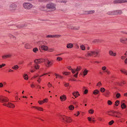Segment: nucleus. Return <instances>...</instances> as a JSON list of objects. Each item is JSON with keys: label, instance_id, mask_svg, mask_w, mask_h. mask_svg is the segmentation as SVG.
I'll return each mask as SVG.
<instances>
[{"label": "nucleus", "instance_id": "nucleus-41", "mask_svg": "<svg viewBox=\"0 0 127 127\" xmlns=\"http://www.w3.org/2000/svg\"><path fill=\"white\" fill-rule=\"evenodd\" d=\"M89 113L91 114H93L94 113V110L92 109H91L89 110Z\"/></svg>", "mask_w": 127, "mask_h": 127}, {"label": "nucleus", "instance_id": "nucleus-10", "mask_svg": "<svg viewBox=\"0 0 127 127\" xmlns=\"http://www.w3.org/2000/svg\"><path fill=\"white\" fill-rule=\"evenodd\" d=\"M127 2V0H115L114 1L113 3H122Z\"/></svg>", "mask_w": 127, "mask_h": 127}, {"label": "nucleus", "instance_id": "nucleus-17", "mask_svg": "<svg viewBox=\"0 0 127 127\" xmlns=\"http://www.w3.org/2000/svg\"><path fill=\"white\" fill-rule=\"evenodd\" d=\"M114 112V111H108L107 112V114L109 115L114 116L115 115Z\"/></svg>", "mask_w": 127, "mask_h": 127}, {"label": "nucleus", "instance_id": "nucleus-15", "mask_svg": "<svg viewBox=\"0 0 127 127\" xmlns=\"http://www.w3.org/2000/svg\"><path fill=\"white\" fill-rule=\"evenodd\" d=\"M60 100L61 101H65L66 99V97L65 95H63L60 97Z\"/></svg>", "mask_w": 127, "mask_h": 127}, {"label": "nucleus", "instance_id": "nucleus-40", "mask_svg": "<svg viewBox=\"0 0 127 127\" xmlns=\"http://www.w3.org/2000/svg\"><path fill=\"white\" fill-rule=\"evenodd\" d=\"M114 123V121L113 120H112L109 122L108 124L109 125H112Z\"/></svg>", "mask_w": 127, "mask_h": 127}, {"label": "nucleus", "instance_id": "nucleus-21", "mask_svg": "<svg viewBox=\"0 0 127 127\" xmlns=\"http://www.w3.org/2000/svg\"><path fill=\"white\" fill-rule=\"evenodd\" d=\"M26 26V24L24 25L23 24L22 25H18V26H17V27L18 28H20L24 27H25Z\"/></svg>", "mask_w": 127, "mask_h": 127}, {"label": "nucleus", "instance_id": "nucleus-11", "mask_svg": "<svg viewBox=\"0 0 127 127\" xmlns=\"http://www.w3.org/2000/svg\"><path fill=\"white\" fill-rule=\"evenodd\" d=\"M3 105L11 108H13L15 105L13 104H3Z\"/></svg>", "mask_w": 127, "mask_h": 127}, {"label": "nucleus", "instance_id": "nucleus-34", "mask_svg": "<svg viewBox=\"0 0 127 127\" xmlns=\"http://www.w3.org/2000/svg\"><path fill=\"white\" fill-rule=\"evenodd\" d=\"M69 109L71 110H73L74 109V107L72 105H70L69 107Z\"/></svg>", "mask_w": 127, "mask_h": 127}, {"label": "nucleus", "instance_id": "nucleus-32", "mask_svg": "<svg viewBox=\"0 0 127 127\" xmlns=\"http://www.w3.org/2000/svg\"><path fill=\"white\" fill-rule=\"evenodd\" d=\"M95 12L94 10H92L87 12V14H91L94 13Z\"/></svg>", "mask_w": 127, "mask_h": 127}, {"label": "nucleus", "instance_id": "nucleus-13", "mask_svg": "<svg viewBox=\"0 0 127 127\" xmlns=\"http://www.w3.org/2000/svg\"><path fill=\"white\" fill-rule=\"evenodd\" d=\"M115 15H121L123 13L122 11L121 10H115Z\"/></svg>", "mask_w": 127, "mask_h": 127}, {"label": "nucleus", "instance_id": "nucleus-28", "mask_svg": "<svg viewBox=\"0 0 127 127\" xmlns=\"http://www.w3.org/2000/svg\"><path fill=\"white\" fill-rule=\"evenodd\" d=\"M88 72V71L86 70L85 69L84 70V71L83 72V74L84 76H85L87 74V73Z\"/></svg>", "mask_w": 127, "mask_h": 127}, {"label": "nucleus", "instance_id": "nucleus-56", "mask_svg": "<svg viewBox=\"0 0 127 127\" xmlns=\"http://www.w3.org/2000/svg\"><path fill=\"white\" fill-rule=\"evenodd\" d=\"M88 92V90H87L86 89L84 93L85 94H86Z\"/></svg>", "mask_w": 127, "mask_h": 127}, {"label": "nucleus", "instance_id": "nucleus-23", "mask_svg": "<svg viewBox=\"0 0 127 127\" xmlns=\"http://www.w3.org/2000/svg\"><path fill=\"white\" fill-rule=\"evenodd\" d=\"M25 47L26 48L29 49L31 48V46L29 43H27L25 45Z\"/></svg>", "mask_w": 127, "mask_h": 127}, {"label": "nucleus", "instance_id": "nucleus-60", "mask_svg": "<svg viewBox=\"0 0 127 127\" xmlns=\"http://www.w3.org/2000/svg\"><path fill=\"white\" fill-rule=\"evenodd\" d=\"M78 73V72H77L74 75V76L76 77H77V75Z\"/></svg>", "mask_w": 127, "mask_h": 127}, {"label": "nucleus", "instance_id": "nucleus-49", "mask_svg": "<svg viewBox=\"0 0 127 127\" xmlns=\"http://www.w3.org/2000/svg\"><path fill=\"white\" fill-rule=\"evenodd\" d=\"M53 36L51 35H47V37H53Z\"/></svg>", "mask_w": 127, "mask_h": 127}, {"label": "nucleus", "instance_id": "nucleus-25", "mask_svg": "<svg viewBox=\"0 0 127 127\" xmlns=\"http://www.w3.org/2000/svg\"><path fill=\"white\" fill-rule=\"evenodd\" d=\"M8 36L10 38H13L14 39H16V37L13 35H12L10 33H9L8 34Z\"/></svg>", "mask_w": 127, "mask_h": 127}, {"label": "nucleus", "instance_id": "nucleus-52", "mask_svg": "<svg viewBox=\"0 0 127 127\" xmlns=\"http://www.w3.org/2000/svg\"><path fill=\"white\" fill-rule=\"evenodd\" d=\"M121 72L122 73H124L125 74H126V75H127V73H126V71H124L123 70H121Z\"/></svg>", "mask_w": 127, "mask_h": 127}, {"label": "nucleus", "instance_id": "nucleus-62", "mask_svg": "<svg viewBox=\"0 0 127 127\" xmlns=\"http://www.w3.org/2000/svg\"><path fill=\"white\" fill-rule=\"evenodd\" d=\"M106 92L107 95H108L109 93V92L108 90H106Z\"/></svg>", "mask_w": 127, "mask_h": 127}, {"label": "nucleus", "instance_id": "nucleus-54", "mask_svg": "<svg viewBox=\"0 0 127 127\" xmlns=\"http://www.w3.org/2000/svg\"><path fill=\"white\" fill-rule=\"evenodd\" d=\"M55 74V75L56 76H59V77H60V78H63V77L60 76V75H58V74Z\"/></svg>", "mask_w": 127, "mask_h": 127}, {"label": "nucleus", "instance_id": "nucleus-37", "mask_svg": "<svg viewBox=\"0 0 127 127\" xmlns=\"http://www.w3.org/2000/svg\"><path fill=\"white\" fill-rule=\"evenodd\" d=\"M79 26H76L75 27H73V30H78L79 29Z\"/></svg>", "mask_w": 127, "mask_h": 127}, {"label": "nucleus", "instance_id": "nucleus-55", "mask_svg": "<svg viewBox=\"0 0 127 127\" xmlns=\"http://www.w3.org/2000/svg\"><path fill=\"white\" fill-rule=\"evenodd\" d=\"M71 72L73 74H74L75 73V71L73 69H72Z\"/></svg>", "mask_w": 127, "mask_h": 127}, {"label": "nucleus", "instance_id": "nucleus-51", "mask_svg": "<svg viewBox=\"0 0 127 127\" xmlns=\"http://www.w3.org/2000/svg\"><path fill=\"white\" fill-rule=\"evenodd\" d=\"M64 85L65 87H67L69 86V83H66L64 84Z\"/></svg>", "mask_w": 127, "mask_h": 127}, {"label": "nucleus", "instance_id": "nucleus-29", "mask_svg": "<svg viewBox=\"0 0 127 127\" xmlns=\"http://www.w3.org/2000/svg\"><path fill=\"white\" fill-rule=\"evenodd\" d=\"M24 79L25 80H28V76L27 75V74H24L23 76Z\"/></svg>", "mask_w": 127, "mask_h": 127}, {"label": "nucleus", "instance_id": "nucleus-24", "mask_svg": "<svg viewBox=\"0 0 127 127\" xmlns=\"http://www.w3.org/2000/svg\"><path fill=\"white\" fill-rule=\"evenodd\" d=\"M101 41L99 39H95L93 41V42L94 43H98Z\"/></svg>", "mask_w": 127, "mask_h": 127}, {"label": "nucleus", "instance_id": "nucleus-31", "mask_svg": "<svg viewBox=\"0 0 127 127\" xmlns=\"http://www.w3.org/2000/svg\"><path fill=\"white\" fill-rule=\"evenodd\" d=\"M99 92V91L97 90H96L94 91L93 93L95 95H96L98 94Z\"/></svg>", "mask_w": 127, "mask_h": 127}, {"label": "nucleus", "instance_id": "nucleus-26", "mask_svg": "<svg viewBox=\"0 0 127 127\" xmlns=\"http://www.w3.org/2000/svg\"><path fill=\"white\" fill-rule=\"evenodd\" d=\"M36 64L34 65V67L36 69H38L39 67V66L38 64Z\"/></svg>", "mask_w": 127, "mask_h": 127}, {"label": "nucleus", "instance_id": "nucleus-47", "mask_svg": "<svg viewBox=\"0 0 127 127\" xmlns=\"http://www.w3.org/2000/svg\"><path fill=\"white\" fill-rule=\"evenodd\" d=\"M106 69V67L105 66L102 67V69L103 71H105L106 70H105Z\"/></svg>", "mask_w": 127, "mask_h": 127}, {"label": "nucleus", "instance_id": "nucleus-39", "mask_svg": "<svg viewBox=\"0 0 127 127\" xmlns=\"http://www.w3.org/2000/svg\"><path fill=\"white\" fill-rule=\"evenodd\" d=\"M105 91V89L103 88H101L100 89V91L102 92H104Z\"/></svg>", "mask_w": 127, "mask_h": 127}, {"label": "nucleus", "instance_id": "nucleus-14", "mask_svg": "<svg viewBox=\"0 0 127 127\" xmlns=\"http://www.w3.org/2000/svg\"><path fill=\"white\" fill-rule=\"evenodd\" d=\"M48 99L47 98H46L43 99V100L39 101H38V103H47L48 102Z\"/></svg>", "mask_w": 127, "mask_h": 127}, {"label": "nucleus", "instance_id": "nucleus-9", "mask_svg": "<svg viewBox=\"0 0 127 127\" xmlns=\"http://www.w3.org/2000/svg\"><path fill=\"white\" fill-rule=\"evenodd\" d=\"M120 41L122 43H126L127 42V38L124 37H123L120 39Z\"/></svg>", "mask_w": 127, "mask_h": 127}, {"label": "nucleus", "instance_id": "nucleus-38", "mask_svg": "<svg viewBox=\"0 0 127 127\" xmlns=\"http://www.w3.org/2000/svg\"><path fill=\"white\" fill-rule=\"evenodd\" d=\"M81 68V67L80 66H77V69L75 70L76 71H78L80 70Z\"/></svg>", "mask_w": 127, "mask_h": 127}, {"label": "nucleus", "instance_id": "nucleus-8", "mask_svg": "<svg viewBox=\"0 0 127 127\" xmlns=\"http://www.w3.org/2000/svg\"><path fill=\"white\" fill-rule=\"evenodd\" d=\"M45 65L46 66L49 67L51 66L53 64V63L51 61H50L48 60H47L45 61Z\"/></svg>", "mask_w": 127, "mask_h": 127}, {"label": "nucleus", "instance_id": "nucleus-50", "mask_svg": "<svg viewBox=\"0 0 127 127\" xmlns=\"http://www.w3.org/2000/svg\"><path fill=\"white\" fill-rule=\"evenodd\" d=\"M120 95L119 93H118L116 95V96L117 98H119L120 97Z\"/></svg>", "mask_w": 127, "mask_h": 127}, {"label": "nucleus", "instance_id": "nucleus-59", "mask_svg": "<svg viewBox=\"0 0 127 127\" xmlns=\"http://www.w3.org/2000/svg\"><path fill=\"white\" fill-rule=\"evenodd\" d=\"M80 114V113L78 111L77 112V115H76V114H74V115L76 116H78Z\"/></svg>", "mask_w": 127, "mask_h": 127}, {"label": "nucleus", "instance_id": "nucleus-6", "mask_svg": "<svg viewBox=\"0 0 127 127\" xmlns=\"http://www.w3.org/2000/svg\"><path fill=\"white\" fill-rule=\"evenodd\" d=\"M8 101L9 99L7 97L3 96H0V102H7Z\"/></svg>", "mask_w": 127, "mask_h": 127}, {"label": "nucleus", "instance_id": "nucleus-18", "mask_svg": "<svg viewBox=\"0 0 127 127\" xmlns=\"http://www.w3.org/2000/svg\"><path fill=\"white\" fill-rule=\"evenodd\" d=\"M73 45L72 44L70 43L67 44L66 47L68 48H71L73 47Z\"/></svg>", "mask_w": 127, "mask_h": 127}, {"label": "nucleus", "instance_id": "nucleus-27", "mask_svg": "<svg viewBox=\"0 0 127 127\" xmlns=\"http://www.w3.org/2000/svg\"><path fill=\"white\" fill-rule=\"evenodd\" d=\"M19 67L17 65H16L12 67V68L16 70L18 69Z\"/></svg>", "mask_w": 127, "mask_h": 127}, {"label": "nucleus", "instance_id": "nucleus-20", "mask_svg": "<svg viewBox=\"0 0 127 127\" xmlns=\"http://www.w3.org/2000/svg\"><path fill=\"white\" fill-rule=\"evenodd\" d=\"M115 11H109L107 12V14L110 15H115Z\"/></svg>", "mask_w": 127, "mask_h": 127}, {"label": "nucleus", "instance_id": "nucleus-30", "mask_svg": "<svg viewBox=\"0 0 127 127\" xmlns=\"http://www.w3.org/2000/svg\"><path fill=\"white\" fill-rule=\"evenodd\" d=\"M126 107L125 104H122L121 105V107L122 109L125 108Z\"/></svg>", "mask_w": 127, "mask_h": 127}, {"label": "nucleus", "instance_id": "nucleus-2", "mask_svg": "<svg viewBox=\"0 0 127 127\" xmlns=\"http://www.w3.org/2000/svg\"><path fill=\"white\" fill-rule=\"evenodd\" d=\"M46 7L47 9H50L52 11H54L56 10V5L55 4L50 3L47 4Z\"/></svg>", "mask_w": 127, "mask_h": 127}, {"label": "nucleus", "instance_id": "nucleus-5", "mask_svg": "<svg viewBox=\"0 0 127 127\" xmlns=\"http://www.w3.org/2000/svg\"><path fill=\"white\" fill-rule=\"evenodd\" d=\"M23 6L25 8L30 9L32 7V5L30 3L24 2L23 4Z\"/></svg>", "mask_w": 127, "mask_h": 127}, {"label": "nucleus", "instance_id": "nucleus-63", "mask_svg": "<svg viewBox=\"0 0 127 127\" xmlns=\"http://www.w3.org/2000/svg\"><path fill=\"white\" fill-rule=\"evenodd\" d=\"M31 87L32 88L35 87V85L33 84H31Z\"/></svg>", "mask_w": 127, "mask_h": 127}, {"label": "nucleus", "instance_id": "nucleus-64", "mask_svg": "<svg viewBox=\"0 0 127 127\" xmlns=\"http://www.w3.org/2000/svg\"><path fill=\"white\" fill-rule=\"evenodd\" d=\"M125 63L126 64H127V58L125 60Z\"/></svg>", "mask_w": 127, "mask_h": 127}, {"label": "nucleus", "instance_id": "nucleus-35", "mask_svg": "<svg viewBox=\"0 0 127 127\" xmlns=\"http://www.w3.org/2000/svg\"><path fill=\"white\" fill-rule=\"evenodd\" d=\"M80 48L82 50H85V47L83 45H81L80 46Z\"/></svg>", "mask_w": 127, "mask_h": 127}, {"label": "nucleus", "instance_id": "nucleus-3", "mask_svg": "<svg viewBox=\"0 0 127 127\" xmlns=\"http://www.w3.org/2000/svg\"><path fill=\"white\" fill-rule=\"evenodd\" d=\"M99 52L98 50H97L96 51H94L89 52H88L87 56H94V57H96L98 54V53Z\"/></svg>", "mask_w": 127, "mask_h": 127}, {"label": "nucleus", "instance_id": "nucleus-42", "mask_svg": "<svg viewBox=\"0 0 127 127\" xmlns=\"http://www.w3.org/2000/svg\"><path fill=\"white\" fill-rule=\"evenodd\" d=\"M73 27H74L72 26H68L67 27V28H69L72 30H73Z\"/></svg>", "mask_w": 127, "mask_h": 127}, {"label": "nucleus", "instance_id": "nucleus-43", "mask_svg": "<svg viewBox=\"0 0 127 127\" xmlns=\"http://www.w3.org/2000/svg\"><path fill=\"white\" fill-rule=\"evenodd\" d=\"M62 58L59 57H57V60H58L59 61H60L62 60Z\"/></svg>", "mask_w": 127, "mask_h": 127}, {"label": "nucleus", "instance_id": "nucleus-61", "mask_svg": "<svg viewBox=\"0 0 127 127\" xmlns=\"http://www.w3.org/2000/svg\"><path fill=\"white\" fill-rule=\"evenodd\" d=\"M53 49H49V51L50 52H53Z\"/></svg>", "mask_w": 127, "mask_h": 127}, {"label": "nucleus", "instance_id": "nucleus-36", "mask_svg": "<svg viewBox=\"0 0 127 127\" xmlns=\"http://www.w3.org/2000/svg\"><path fill=\"white\" fill-rule=\"evenodd\" d=\"M38 50V49L37 48H34L33 50V52L35 53L36 52V51Z\"/></svg>", "mask_w": 127, "mask_h": 127}, {"label": "nucleus", "instance_id": "nucleus-19", "mask_svg": "<svg viewBox=\"0 0 127 127\" xmlns=\"http://www.w3.org/2000/svg\"><path fill=\"white\" fill-rule=\"evenodd\" d=\"M109 54L110 55L114 56H115L116 55V53H114L113 51L111 50L109 51Z\"/></svg>", "mask_w": 127, "mask_h": 127}, {"label": "nucleus", "instance_id": "nucleus-22", "mask_svg": "<svg viewBox=\"0 0 127 127\" xmlns=\"http://www.w3.org/2000/svg\"><path fill=\"white\" fill-rule=\"evenodd\" d=\"M73 95L75 96V97L78 96L79 95H80L78 92H74L73 93Z\"/></svg>", "mask_w": 127, "mask_h": 127}, {"label": "nucleus", "instance_id": "nucleus-7", "mask_svg": "<svg viewBox=\"0 0 127 127\" xmlns=\"http://www.w3.org/2000/svg\"><path fill=\"white\" fill-rule=\"evenodd\" d=\"M45 61L43 59H36L34 60V62L35 64H39Z\"/></svg>", "mask_w": 127, "mask_h": 127}, {"label": "nucleus", "instance_id": "nucleus-12", "mask_svg": "<svg viewBox=\"0 0 127 127\" xmlns=\"http://www.w3.org/2000/svg\"><path fill=\"white\" fill-rule=\"evenodd\" d=\"M114 114L115 115L114 116H115L118 118H120L122 114L118 112L114 111Z\"/></svg>", "mask_w": 127, "mask_h": 127}, {"label": "nucleus", "instance_id": "nucleus-4", "mask_svg": "<svg viewBox=\"0 0 127 127\" xmlns=\"http://www.w3.org/2000/svg\"><path fill=\"white\" fill-rule=\"evenodd\" d=\"M17 8V5L14 3L11 4L9 6V9L10 11L13 12Z\"/></svg>", "mask_w": 127, "mask_h": 127}, {"label": "nucleus", "instance_id": "nucleus-33", "mask_svg": "<svg viewBox=\"0 0 127 127\" xmlns=\"http://www.w3.org/2000/svg\"><path fill=\"white\" fill-rule=\"evenodd\" d=\"M35 108L36 109H37L38 110L40 111H43V108H42L38 107H36Z\"/></svg>", "mask_w": 127, "mask_h": 127}, {"label": "nucleus", "instance_id": "nucleus-48", "mask_svg": "<svg viewBox=\"0 0 127 127\" xmlns=\"http://www.w3.org/2000/svg\"><path fill=\"white\" fill-rule=\"evenodd\" d=\"M5 64H2L1 65H0V68H2V67H3L5 66Z\"/></svg>", "mask_w": 127, "mask_h": 127}, {"label": "nucleus", "instance_id": "nucleus-16", "mask_svg": "<svg viewBox=\"0 0 127 127\" xmlns=\"http://www.w3.org/2000/svg\"><path fill=\"white\" fill-rule=\"evenodd\" d=\"M41 48L42 50L45 51L47 50L48 49V47L47 46L44 45H42L41 47Z\"/></svg>", "mask_w": 127, "mask_h": 127}, {"label": "nucleus", "instance_id": "nucleus-58", "mask_svg": "<svg viewBox=\"0 0 127 127\" xmlns=\"http://www.w3.org/2000/svg\"><path fill=\"white\" fill-rule=\"evenodd\" d=\"M127 102L126 101L123 100L122 101V102H121V103H127Z\"/></svg>", "mask_w": 127, "mask_h": 127}, {"label": "nucleus", "instance_id": "nucleus-1", "mask_svg": "<svg viewBox=\"0 0 127 127\" xmlns=\"http://www.w3.org/2000/svg\"><path fill=\"white\" fill-rule=\"evenodd\" d=\"M60 118L62 122L64 123H70L72 121L70 117H66L64 115H61L60 116Z\"/></svg>", "mask_w": 127, "mask_h": 127}, {"label": "nucleus", "instance_id": "nucleus-45", "mask_svg": "<svg viewBox=\"0 0 127 127\" xmlns=\"http://www.w3.org/2000/svg\"><path fill=\"white\" fill-rule=\"evenodd\" d=\"M101 84L100 82H99L96 85L97 86H98L99 87H100V86L101 85Z\"/></svg>", "mask_w": 127, "mask_h": 127}, {"label": "nucleus", "instance_id": "nucleus-44", "mask_svg": "<svg viewBox=\"0 0 127 127\" xmlns=\"http://www.w3.org/2000/svg\"><path fill=\"white\" fill-rule=\"evenodd\" d=\"M70 73L69 72H63V74H65L66 75H69Z\"/></svg>", "mask_w": 127, "mask_h": 127}, {"label": "nucleus", "instance_id": "nucleus-57", "mask_svg": "<svg viewBox=\"0 0 127 127\" xmlns=\"http://www.w3.org/2000/svg\"><path fill=\"white\" fill-rule=\"evenodd\" d=\"M105 72H107L108 74H109L110 73V72L108 70H106L105 71Z\"/></svg>", "mask_w": 127, "mask_h": 127}, {"label": "nucleus", "instance_id": "nucleus-53", "mask_svg": "<svg viewBox=\"0 0 127 127\" xmlns=\"http://www.w3.org/2000/svg\"><path fill=\"white\" fill-rule=\"evenodd\" d=\"M3 84L1 83H0V88H2L3 87Z\"/></svg>", "mask_w": 127, "mask_h": 127}, {"label": "nucleus", "instance_id": "nucleus-46", "mask_svg": "<svg viewBox=\"0 0 127 127\" xmlns=\"http://www.w3.org/2000/svg\"><path fill=\"white\" fill-rule=\"evenodd\" d=\"M12 56V55L10 54H9L8 55H5V57H6V58H10Z\"/></svg>", "mask_w": 127, "mask_h": 127}]
</instances>
